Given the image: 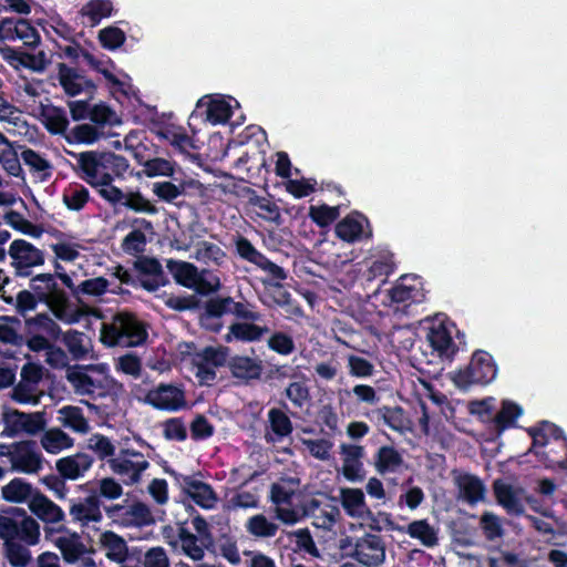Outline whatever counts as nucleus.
<instances>
[{
    "mask_svg": "<svg viewBox=\"0 0 567 567\" xmlns=\"http://www.w3.org/2000/svg\"><path fill=\"white\" fill-rule=\"evenodd\" d=\"M65 378L79 395H104L122 389L106 363L69 368Z\"/></svg>",
    "mask_w": 567,
    "mask_h": 567,
    "instance_id": "f257e3e1",
    "label": "nucleus"
},
{
    "mask_svg": "<svg viewBox=\"0 0 567 567\" xmlns=\"http://www.w3.org/2000/svg\"><path fill=\"white\" fill-rule=\"evenodd\" d=\"M82 177L91 186L113 181V174H121L127 164L124 157L111 152L85 151L75 155Z\"/></svg>",
    "mask_w": 567,
    "mask_h": 567,
    "instance_id": "f03ea898",
    "label": "nucleus"
},
{
    "mask_svg": "<svg viewBox=\"0 0 567 567\" xmlns=\"http://www.w3.org/2000/svg\"><path fill=\"white\" fill-rule=\"evenodd\" d=\"M146 331L131 313L120 312L110 322H103L100 340L106 347H136L144 342Z\"/></svg>",
    "mask_w": 567,
    "mask_h": 567,
    "instance_id": "7ed1b4c3",
    "label": "nucleus"
},
{
    "mask_svg": "<svg viewBox=\"0 0 567 567\" xmlns=\"http://www.w3.org/2000/svg\"><path fill=\"white\" fill-rule=\"evenodd\" d=\"M3 430L1 436L14 439L20 435L35 436L47 427L43 411L25 413L17 409L3 406L1 412Z\"/></svg>",
    "mask_w": 567,
    "mask_h": 567,
    "instance_id": "20e7f679",
    "label": "nucleus"
},
{
    "mask_svg": "<svg viewBox=\"0 0 567 567\" xmlns=\"http://www.w3.org/2000/svg\"><path fill=\"white\" fill-rule=\"evenodd\" d=\"M496 365L489 353L475 352L470 364L451 373L452 382L460 389L466 390L474 384H487L496 378Z\"/></svg>",
    "mask_w": 567,
    "mask_h": 567,
    "instance_id": "39448f33",
    "label": "nucleus"
},
{
    "mask_svg": "<svg viewBox=\"0 0 567 567\" xmlns=\"http://www.w3.org/2000/svg\"><path fill=\"white\" fill-rule=\"evenodd\" d=\"M340 548L350 551L357 561L368 567H378L385 559V545L380 536L373 534H365L354 544L350 537L342 538Z\"/></svg>",
    "mask_w": 567,
    "mask_h": 567,
    "instance_id": "423d86ee",
    "label": "nucleus"
},
{
    "mask_svg": "<svg viewBox=\"0 0 567 567\" xmlns=\"http://www.w3.org/2000/svg\"><path fill=\"white\" fill-rule=\"evenodd\" d=\"M111 471L121 476L126 485L137 484L142 473L150 466L146 457L134 450H123L116 456L107 460Z\"/></svg>",
    "mask_w": 567,
    "mask_h": 567,
    "instance_id": "0eeeda50",
    "label": "nucleus"
},
{
    "mask_svg": "<svg viewBox=\"0 0 567 567\" xmlns=\"http://www.w3.org/2000/svg\"><path fill=\"white\" fill-rule=\"evenodd\" d=\"M166 267L177 284L200 293L213 291L219 287L218 279L206 281L198 269L190 262L169 259Z\"/></svg>",
    "mask_w": 567,
    "mask_h": 567,
    "instance_id": "6e6552de",
    "label": "nucleus"
},
{
    "mask_svg": "<svg viewBox=\"0 0 567 567\" xmlns=\"http://www.w3.org/2000/svg\"><path fill=\"white\" fill-rule=\"evenodd\" d=\"M71 520L85 529H97V525L103 520V514L100 501L96 495H90L85 498L71 499L69 507Z\"/></svg>",
    "mask_w": 567,
    "mask_h": 567,
    "instance_id": "1a4fd4ad",
    "label": "nucleus"
},
{
    "mask_svg": "<svg viewBox=\"0 0 567 567\" xmlns=\"http://www.w3.org/2000/svg\"><path fill=\"white\" fill-rule=\"evenodd\" d=\"M44 458L32 441L13 443L11 451L12 471L23 474H37L43 468Z\"/></svg>",
    "mask_w": 567,
    "mask_h": 567,
    "instance_id": "9d476101",
    "label": "nucleus"
},
{
    "mask_svg": "<svg viewBox=\"0 0 567 567\" xmlns=\"http://www.w3.org/2000/svg\"><path fill=\"white\" fill-rule=\"evenodd\" d=\"M143 401L154 409L168 412H176L187 405L184 391L173 384H159L150 390Z\"/></svg>",
    "mask_w": 567,
    "mask_h": 567,
    "instance_id": "9b49d317",
    "label": "nucleus"
},
{
    "mask_svg": "<svg viewBox=\"0 0 567 567\" xmlns=\"http://www.w3.org/2000/svg\"><path fill=\"white\" fill-rule=\"evenodd\" d=\"M226 360V351L223 348H206L193 359L195 375L200 384L209 385L216 379V367Z\"/></svg>",
    "mask_w": 567,
    "mask_h": 567,
    "instance_id": "f8f14e48",
    "label": "nucleus"
},
{
    "mask_svg": "<svg viewBox=\"0 0 567 567\" xmlns=\"http://www.w3.org/2000/svg\"><path fill=\"white\" fill-rule=\"evenodd\" d=\"M56 69L58 81L66 95L76 96L80 94H92L94 92L95 84L93 81L76 69L65 63H59Z\"/></svg>",
    "mask_w": 567,
    "mask_h": 567,
    "instance_id": "ddd939ff",
    "label": "nucleus"
},
{
    "mask_svg": "<svg viewBox=\"0 0 567 567\" xmlns=\"http://www.w3.org/2000/svg\"><path fill=\"white\" fill-rule=\"evenodd\" d=\"M50 309L52 315L65 324H74L80 321L84 311L74 307L64 291L58 288L41 299Z\"/></svg>",
    "mask_w": 567,
    "mask_h": 567,
    "instance_id": "4468645a",
    "label": "nucleus"
},
{
    "mask_svg": "<svg viewBox=\"0 0 567 567\" xmlns=\"http://www.w3.org/2000/svg\"><path fill=\"white\" fill-rule=\"evenodd\" d=\"M0 55L16 70L24 68L35 73H42L49 64L47 54L43 51L31 54L4 45L0 48Z\"/></svg>",
    "mask_w": 567,
    "mask_h": 567,
    "instance_id": "2eb2a0df",
    "label": "nucleus"
},
{
    "mask_svg": "<svg viewBox=\"0 0 567 567\" xmlns=\"http://www.w3.org/2000/svg\"><path fill=\"white\" fill-rule=\"evenodd\" d=\"M494 492L497 502L511 514H523L525 503L530 501L523 487L502 481L494 483Z\"/></svg>",
    "mask_w": 567,
    "mask_h": 567,
    "instance_id": "dca6fc26",
    "label": "nucleus"
},
{
    "mask_svg": "<svg viewBox=\"0 0 567 567\" xmlns=\"http://www.w3.org/2000/svg\"><path fill=\"white\" fill-rule=\"evenodd\" d=\"M9 256L12 259V266L19 274H24L31 267L41 266L44 262L42 251L23 239L13 240L9 247Z\"/></svg>",
    "mask_w": 567,
    "mask_h": 567,
    "instance_id": "f3484780",
    "label": "nucleus"
},
{
    "mask_svg": "<svg viewBox=\"0 0 567 567\" xmlns=\"http://www.w3.org/2000/svg\"><path fill=\"white\" fill-rule=\"evenodd\" d=\"M94 458L92 455L78 452L68 456H63L55 461L56 472L68 481H78L85 476L92 468Z\"/></svg>",
    "mask_w": 567,
    "mask_h": 567,
    "instance_id": "a211bd4d",
    "label": "nucleus"
},
{
    "mask_svg": "<svg viewBox=\"0 0 567 567\" xmlns=\"http://www.w3.org/2000/svg\"><path fill=\"white\" fill-rule=\"evenodd\" d=\"M341 472L343 476L352 483L361 482L364 478L362 457L364 449L360 445L341 444Z\"/></svg>",
    "mask_w": 567,
    "mask_h": 567,
    "instance_id": "6ab92c4d",
    "label": "nucleus"
},
{
    "mask_svg": "<svg viewBox=\"0 0 567 567\" xmlns=\"http://www.w3.org/2000/svg\"><path fill=\"white\" fill-rule=\"evenodd\" d=\"M339 502L344 513L358 520H365L372 513L365 502L362 489L354 487H341L339 489Z\"/></svg>",
    "mask_w": 567,
    "mask_h": 567,
    "instance_id": "aec40b11",
    "label": "nucleus"
},
{
    "mask_svg": "<svg viewBox=\"0 0 567 567\" xmlns=\"http://www.w3.org/2000/svg\"><path fill=\"white\" fill-rule=\"evenodd\" d=\"M183 491L200 507L212 509L218 497L210 485L192 476L182 477Z\"/></svg>",
    "mask_w": 567,
    "mask_h": 567,
    "instance_id": "412c9836",
    "label": "nucleus"
},
{
    "mask_svg": "<svg viewBox=\"0 0 567 567\" xmlns=\"http://www.w3.org/2000/svg\"><path fill=\"white\" fill-rule=\"evenodd\" d=\"M258 322L252 320L233 322L228 327L224 340L226 342H256L261 340L269 332V329L266 326L258 324Z\"/></svg>",
    "mask_w": 567,
    "mask_h": 567,
    "instance_id": "4be33fe9",
    "label": "nucleus"
},
{
    "mask_svg": "<svg viewBox=\"0 0 567 567\" xmlns=\"http://www.w3.org/2000/svg\"><path fill=\"white\" fill-rule=\"evenodd\" d=\"M28 508L47 524H58L65 518L63 509L39 489L28 505Z\"/></svg>",
    "mask_w": 567,
    "mask_h": 567,
    "instance_id": "5701e85b",
    "label": "nucleus"
},
{
    "mask_svg": "<svg viewBox=\"0 0 567 567\" xmlns=\"http://www.w3.org/2000/svg\"><path fill=\"white\" fill-rule=\"evenodd\" d=\"M230 101L231 99L227 101L220 95L205 96L198 101L197 107H205L206 121L213 125H217L227 122V120L230 117L233 112V105ZM233 102L235 105H238L235 100H233Z\"/></svg>",
    "mask_w": 567,
    "mask_h": 567,
    "instance_id": "b1692460",
    "label": "nucleus"
},
{
    "mask_svg": "<svg viewBox=\"0 0 567 567\" xmlns=\"http://www.w3.org/2000/svg\"><path fill=\"white\" fill-rule=\"evenodd\" d=\"M21 158L37 182L45 183L53 175L52 163L32 148H24Z\"/></svg>",
    "mask_w": 567,
    "mask_h": 567,
    "instance_id": "393cba45",
    "label": "nucleus"
},
{
    "mask_svg": "<svg viewBox=\"0 0 567 567\" xmlns=\"http://www.w3.org/2000/svg\"><path fill=\"white\" fill-rule=\"evenodd\" d=\"M42 432L40 445L48 454H60L72 449L75 444L74 439L60 427L44 429Z\"/></svg>",
    "mask_w": 567,
    "mask_h": 567,
    "instance_id": "a878e982",
    "label": "nucleus"
},
{
    "mask_svg": "<svg viewBox=\"0 0 567 567\" xmlns=\"http://www.w3.org/2000/svg\"><path fill=\"white\" fill-rule=\"evenodd\" d=\"M38 492V488L23 478L16 477L1 487V496L4 501L13 504H30Z\"/></svg>",
    "mask_w": 567,
    "mask_h": 567,
    "instance_id": "bb28decb",
    "label": "nucleus"
},
{
    "mask_svg": "<svg viewBox=\"0 0 567 567\" xmlns=\"http://www.w3.org/2000/svg\"><path fill=\"white\" fill-rule=\"evenodd\" d=\"M368 220L360 214L347 216L336 226L337 236L348 243L359 240L362 236H370V231H365Z\"/></svg>",
    "mask_w": 567,
    "mask_h": 567,
    "instance_id": "cd10ccee",
    "label": "nucleus"
},
{
    "mask_svg": "<svg viewBox=\"0 0 567 567\" xmlns=\"http://www.w3.org/2000/svg\"><path fill=\"white\" fill-rule=\"evenodd\" d=\"M454 482L458 488V496L470 504H476L484 499L485 487L482 481L471 474H457Z\"/></svg>",
    "mask_w": 567,
    "mask_h": 567,
    "instance_id": "c85d7f7f",
    "label": "nucleus"
},
{
    "mask_svg": "<svg viewBox=\"0 0 567 567\" xmlns=\"http://www.w3.org/2000/svg\"><path fill=\"white\" fill-rule=\"evenodd\" d=\"M427 339L440 355L451 358L455 351V344L452 339V327L445 323H434L430 329Z\"/></svg>",
    "mask_w": 567,
    "mask_h": 567,
    "instance_id": "c756f323",
    "label": "nucleus"
},
{
    "mask_svg": "<svg viewBox=\"0 0 567 567\" xmlns=\"http://www.w3.org/2000/svg\"><path fill=\"white\" fill-rule=\"evenodd\" d=\"M62 342L74 360L92 358V342L87 336L76 330L61 332Z\"/></svg>",
    "mask_w": 567,
    "mask_h": 567,
    "instance_id": "7c9ffc66",
    "label": "nucleus"
},
{
    "mask_svg": "<svg viewBox=\"0 0 567 567\" xmlns=\"http://www.w3.org/2000/svg\"><path fill=\"white\" fill-rule=\"evenodd\" d=\"M58 421L64 427L79 434L90 432V423L84 416L81 408L75 405H65L58 410Z\"/></svg>",
    "mask_w": 567,
    "mask_h": 567,
    "instance_id": "2f4dec72",
    "label": "nucleus"
},
{
    "mask_svg": "<svg viewBox=\"0 0 567 567\" xmlns=\"http://www.w3.org/2000/svg\"><path fill=\"white\" fill-rule=\"evenodd\" d=\"M0 166L13 177L22 176L23 169L12 142L0 132Z\"/></svg>",
    "mask_w": 567,
    "mask_h": 567,
    "instance_id": "473e14b6",
    "label": "nucleus"
},
{
    "mask_svg": "<svg viewBox=\"0 0 567 567\" xmlns=\"http://www.w3.org/2000/svg\"><path fill=\"white\" fill-rule=\"evenodd\" d=\"M229 370L237 379L250 380L260 377L262 367L257 359L246 355H236L229 361Z\"/></svg>",
    "mask_w": 567,
    "mask_h": 567,
    "instance_id": "72a5a7b5",
    "label": "nucleus"
},
{
    "mask_svg": "<svg viewBox=\"0 0 567 567\" xmlns=\"http://www.w3.org/2000/svg\"><path fill=\"white\" fill-rule=\"evenodd\" d=\"M135 229L130 231L122 240V248L125 252L135 255L144 250L146 236L143 230H152V224L146 219H135Z\"/></svg>",
    "mask_w": 567,
    "mask_h": 567,
    "instance_id": "f704fd0d",
    "label": "nucleus"
},
{
    "mask_svg": "<svg viewBox=\"0 0 567 567\" xmlns=\"http://www.w3.org/2000/svg\"><path fill=\"white\" fill-rule=\"evenodd\" d=\"M43 391L40 386L19 380L10 391V398L18 404L35 406L40 403Z\"/></svg>",
    "mask_w": 567,
    "mask_h": 567,
    "instance_id": "c9c22d12",
    "label": "nucleus"
},
{
    "mask_svg": "<svg viewBox=\"0 0 567 567\" xmlns=\"http://www.w3.org/2000/svg\"><path fill=\"white\" fill-rule=\"evenodd\" d=\"M103 136L104 133L99 126L84 123L72 127L68 134H65V141L69 143L92 145L99 142Z\"/></svg>",
    "mask_w": 567,
    "mask_h": 567,
    "instance_id": "e433bc0d",
    "label": "nucleus"
},
{
    "mask_svg": "<svg viewBox=\"0 0 567 567\" xmlns=\"http://www.w3.org/2000/svg\"><path fill=\"white\" fill-rule=\"evenodd\" d=\"M100 544L105 551V556L113 561L122 563L126 558L127 546L123 538L113 532H104L100 536Z\"/></svg>",
    "mask_w": 567,
    "mask_h": 567,
    "instance_id": "4c0bfd02",
    "label": "nucleus"
},
{
    "mask_svg": "<svg viewBox=\"0 0 567 567\" xmlns=\"http://www.w3.org/2000/svg\"><path fill=\"white\" fill-rule=\"evenodd\" d=\"M44 127L52 134H68L69 120L62 109L55 106L44 107L41 114Z\"/></svg>",
    "mask_w": 567,
    "mask_h": 567,
    "instance_id": "58836bf2",
    "label": "nucleus"
},
{
    "mask_svg": "<svg viewBox=\"0 0 567 567\" xmlns=\"http://www.w3.org/2000/svg\"><path fill=\"white\" fill-rule=\"evenodd\" d=\"M404 530L410 537L417 539L426 547H433L437 544V530L425 519L410 523Z\"/></svg>",
    "mask_w": 567,
    "mask_h": 567,
    "instance_id": "ea45409f",
    "label": "nucleus"
},
{
    "mask_svg": "<svg viewBox=\"0 0 567 567\" xmlns=\"http://www.w3.org/2000/svg\"><path fill=\"white\" fill-rule=\"evenodd\" d=\"M90 198L89 189L81 184H70L62 194V202L69 210H81Z\"/></svg>",
    "mask_w": 567,
    "mask_h": 567,
    "instance_id": "a19ab883",
    "label": "nucleus"
},
{
    "mask_svg": "<svg viewBox=\"0 0 567 567\" xmlns=\"http://www.w3.org/2000/svg\"><path fill=\"white\" fill-rule=\"evenodd\" d=\"M245 527L250 535L258 538H270L278 532V525L262 514L249 517Z\"/></svg>",
    "mask_w": 567,
    "mask_h": 567,
    "instance_id": "79ce46f5",
    "label": "nucleus"
},
{
    "mask_svg": "<svg viewBox=\"0 0 567 567\" xmlns=\"http://www.w3.org/2000/svg\"><path fill=\"white\" fill-rule=\"evenodd\" d=\"M113 4L110 0H90L81 9V14L91 25H96L104 18L111 16Z\"/></svg>",
    "mask_w": 567,
    "mask_h": 567,
    "instance_id": "37998d69",
    "label": "nucleus"
},
{
    "mask_svg": "<svg viewBox=\"0 0 567 567\" xmlns=\"http://www.w3.org/2000/svg\"><path fill=\"white\" fill-rule=\"evenodd\" d=\"M158 135L182 153L193 148L192 138L181 127L168 125L158 131Z\"/></svg>",
    "mask_w": 567,
    "mask_h": 567,
    "instance_id": "c03bdc74",
    "label": "nucleus"
},
{
    "mask_svg": "<svg viewBox=\"0 0 567 567\" xmlns=\"http://www.w3.org/2000/svg\"><path fill=\"white\" fill-rule=\"evenodd\" d=\"M402 464V457L398 451L390 446L379 449L375 461V468L380 474L395 472Z\"/></svg>",
    "mask_w": 567,
    "mask_h": 567,
    "instance_id": "a18cd8bd",
    "label": "nucleus"
},
{
    "mask_svg": "<svg viewBox=\"0 0 567 567\" xmlns=\"http://www.w3.org/2000/svg\"><path fill=\"white\" fill-rule=\"evenodd\" d=\"M54 544L66 563H70L85 547L76 533L59 536L55 538Z\"/></svg>",
    "mask_w": 567,
    "mask_h": 567,
    "instance_id": "49530a36",
    "label": "nucleus"
},
{
    "mask_svg": "<svg viewBox=\"0 0 567 567\" xmlns=\"http://www.w3.org/2000/svg\"><path fill=\"white\" fill-rule=\"evenodd\" d=\"M193 257L196 260L205 262V264L212 262V264L219 265L223 261L225 254L219 246H217L213 243L198 241L194 245Z\"/></svg>",
    "mask_w": 567,
    "mask_h": 567,
    "instance_id": "de8ad7c7",
    "label": "nucleus"
},
{
    "mask_svg": "<svg viewBox=\"0 0 567 567\" xmlns=\"http://www.w3.org/2000/svg\"><path fill=\"white\" fill-rule=\"evenodd\" d=\"M179 545L182 551L193 560H202L205 555L204 546L200 539L194 534L187 532L185 528L179 530Z\"/></svg>",
    "mask_w": 567,
    "mask_h": 567,
    "instance_id": "09e8293b",
    "label": "nucleus"
},
{
    "mask_svg": "<svg viewBox=\"0 0 567 567\" xmlns=\"http://www.w3.org/2000/svg\"><path fill=\"white\" fill-rule=\"evenodd\" d=\"M0 122L12 126L14 130H22L27 126V122L23 118L22 112L17 106L7 101L1 94Z\"/></svg>",
    "mask_w": 567,
    "mask_h": 567,
    "instance_id": "8fccbe9b",
    "label": "nucleus"
},
{
    "mask_svg": "<svg viewBox=\"0 0 567 567\" xmlns=\"http://www.w3.org/2000/svg\"><path fill=\"white\" fill-rule=\"evenodd\" d=\"M176 164L165 158H152L143 163V173L148 178L171 177L174 175Z\"/></svg>",
    "mask_w": 567,
    "mask_h": 567,
    "instance_id": "3c124183",
    "label": "nucleus"
},
{
    "mask_svg": "<svg viewBox=\"0 0 567 567\" xmlns=\"http://www.w3.org/2000/svg\"><path fill=\"white\" fill-rule=\"evenodd\" d=\"M21 321L17 317H0V342L18 344L21 341Z\"/></svg>",
    "mask_w": 567,
    "mask_h": 567,
    "instance_id": "603ef678",
    "label": "nucleus"
},
{
    "mask_svg": "<svg viewBox=\"0 0 567 567\" xmlns=\"http://www.w3.org/2000/svg\"><path fill=\"white\" fill-rule=\"evenodd\" d=\"M298 483L293 480H282L272 484L270 499L275 506L289 504L297 491Z\"/></svg>",
    "mask_w": 567,
    "mask_h": 567,
    "instance_id": "864d4df0",
    "label": "nucleus"
},
{
    "mask_svg": "<svg viewBox=\"0 0 567 567\" xmlns=\"http://www.w3.org/2000/svg\"><path fill=\"white\" fill-rule=\"evenodd\" d=\"M40 535V525L34 518L23 515L21 519H19L17 537L22 542L31 546L37 545L39 543Z\"/></svg>",
    "mask_w": 567,
    "mask_h": 567,
    "instance_id": "5fc2aeb1",
    "label": "nucleus"
},
{
    "mask_svg": "<svg viewBox=\"0 0 567 567\" xmlns=\"http://www.w3.org/2000/svg\"><path fill=\"white\" fill-rule=\"evenodd\" d=\"M268 423L272 434L277 439L287 436L292 431L290 419L278 409H271L268 412Z\"/></svg>",
    "mask_w": 567,
    "mask_h": 567,
    "instance_id": "6e6d98bb",
    "label": "nucleus"
},
{
    "mask_svg": "<svg viewBox=\"0 0 567 567\" xmlns=\"http://www.w3.org/2000/svg\"><path fill=\"white\" fill-rule=\"evenodd\" d=\"M87 447L93 451L100 460L112 458L115 455V445L102 434H93L87 440Z\"/></svg>",
    "mask_w": 567,
    "mask_h": 567,
    "instance_id": "4d7b16f0",
    "label": "nucleus"
},
{
    "mask_svg": "<svg viewBox=\"0 0 567 567\" xmlns=\"http://www.w3.org/2000/svg\"><path fill=\"white\" fill-rule=\"evenodd\" d=\"M123 205L135 213L148 215H155L157 213L156 206L140 192L126 193Z\"/></svg>",
    "mask_w": 567,
    "mask_h": 567,
    "instance_id": "13d9d810",
    "label": "nucleus"
},
{
    "mask_svg": "<svg viewBox=\"0 0 567 567\" xmlns=\"http://www.w3.org/2000/svg\"><path fill=\"white\" fill-rule=\"evenodd\" d=\"M84 58L89 65L99 71L105 80L111 83L113 86L118 90L125 92L126 87H128L130 78L126 74H123L121 78L113 74L107 68H104L100 61L94 59L91 54H84Z\"/></svg>",
    "mask_w": 567,
    "mask_h": 567,
    "instance_id": "bf43d9fd",
    "label": "nucleus"
},
{
    "mask_svg": "<svg viewBox=\"0 0 567 567\" xmlns=\"http://www.w3.org/2000/svg\"><path fill=\"white\" fill-rule=\"evenodd\" d=\"M258 497L251 492H236L226 498L225 507L229 511L255 508Z\"/></svg>",
    "mask_w": 567,
    "mask_h": 567,
    "instance_id": "052dcab7",
    "label": "nucleus"
},
{
    "mask_svg": "<svg viewBox=\"0 0 567 567\" xmlns=\"http://www.w3.org/2000/svg\"><path fill=\"white\" fill-rule=\"evenodd\" d=\"M89 118L99 127L120 123L116 113L110 106L103 103L91 106Z\"/></svg>",
    "mask_w": 567,
    "mask_h": 567,
    "instance_id": "680f3d73",
    "label": "nucleus"
},
{
    "mask_svg": "<svg viewBox=\"0 0 567 567\" xmlns=\"http://www.w3.org/2000/svg\"><path fill=\"white\" fill-rule=\"evenodd\" d=\"M126 35L117 27H107L99 32V40L103 48L107 50H116L125 42Z\"/></svg>",
    "mask_w": 567,
    "mask_h": 567,
    "instance_id": "e2e57ef3",
    "label": "nucleus"
},
{
    "mask_svg": "<svg viewBox=\"0 0 567 567\" xmlns=\"http://www.w3.org/2000/svg\"><path fill=\"white\" fill-rule=\"evenodd\" d=\"M379 413L383 421L395 431L403 432L409 427V422L400 408H383Z\"/></svg>",
    "mask_w": 567,
    "mask_h": 567,
    "instance_id": "0e129e2a",
    "label": "nucleus"
},
{
    "mask_svg": "<svg viewBox=\"0 0 567 567\" xmlns=\"http://www.w3.org/2000/svg\"><path fill=\"white\" fill-rule=\"evenodd\" d=\"M267 344L270 350L281 355H289L295 351V342L292 338L285 332L272 333L269 337Z\"/></svg>",
    "mask_w": 567,
    "mask_h": 567,
    "instance_id": "69168bd1",
    "label": "nucleus"
},
{
    "mask_svg": "<svg viewBox=\"0 0 567 567\" xmlns=\"http://www.w3.org/2000/svg\"><path fill=\"white\" fill-rule=\"evenodd\" d=\"M4 220L12 228L34 237L40 235L37 226L28 221L20 213L10 210L4 214Z\"/></svg>",
    "mask_w": 567,
    "mask_h": 567,
    "instance_id": "338daca9",
    "label": "nucleus"
},
{
    "mask_svg": "<svg viewBox=\"0 0 567 567\" xmlns=\"http://www.w3.org/2000/svg\"><path fill=\"white\" fill-rule=\"evenodd\" d=\"M125 515L130 524L137 526L147 525L153 520L150 508L143 503L132 504Z\"/></svg>",
    "mask_w": 567,
    "mask_h": 567,
    "instance_id": "774afa93",
    "label": "nucleus"
}]
</instances>
